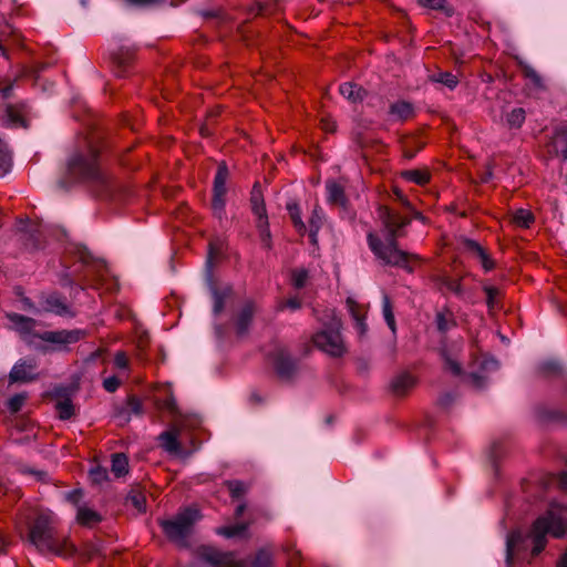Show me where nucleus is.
Instances as JSON below:
<instances>
[{
	"mask_svg": "<svg viewBox=\"0 0 567 567\" xmlns=\"http://www.w3.org/2000/svg\"><path fill=\"white\" fill-rule=\"evenodd\" d=\"M271 361L277 373L282 378H288L295 370V362L284 348H278L272 357Z\"/></svg>",
	"mask_w": 567,
	"mask_h": 567,
	"instance_id": "14",
	"label": "nucleus"
},
{
	"mask_svg": "<svg viewBox=\"0 0 567 567\" xmlns=\"http://www.w3.org/2000/svg\"><path fill=\"white\" fill-rule=\"evenodd\" d=\"M379 218L386 231V240L383 243L378 236L370 233L368 235L370 249L385 265L396 266L411 272L413 264L419 262L420 257L399 249L396 244V239L402 236V228L410 224V219L388 207L379 208Z\"/></svg>",
	"mask_w": 567,
	"mask_h": 567,
	"instance_id": "1",
	"label": "nucleus"
},
{
	"mask_svg": "<svg viewBox=\"0 0 567 567\" xmlns=\"http://www.w3.org/2000/svg\"><path fill=\"white\" fill-rule=\"evenodd\" d=\"M525 543V537L519 530L512 532L506 539V563L511 565L516 550H519Z\"/></svg>",
	"mask_w": 567,
	"mask_h": 567,
	"instance_id": "21",
	"label": "nucleus"
},
{
	"mask_svg": "<svg viewBox=\"0 0 567 567\" xmlns=\"http://www.w3.org/2000/svg\"><path fill=\"white\" fill-rule=\"evenodd\" d=\"M440 288L443 290H447L455 295L458 298L464 297V288L458 279H453L450 277H443L440 280Z\"/></svg>",
	"mask_w": 567,
	"mask_h": 567,
	"instance_id": "27",
	"label": "nucleus"
},
{
	"mask_svg": "<svg viewBox=\"0 0 567 567\" xmlns=\"http://www.w3.org/2000/svg\"><path fill=\"white\" fill-rule=\"evenodd\" d=\"M219 254V249L215 248L213 244H209V250H208V257H207V265L210 266L213 264V260L217 257Z\"/></svg>",
	"mask_w": 567,
	"mask_h": 567,
	"instance_id": "59",
	"label": "nucleus"
},
{
	"mask_svg": "<svg viewBox=\"0 0 567 567\" xmlns=\"http://www.w3.org/2000/svg\"><path fill=\"white\" fill-rule=\"evenodd\" d=\"M118 386L120 380L114 375L109 377L103 381V388L110 393L115 392Z\"/></svg>",
	"mask_w": 567,
	"mask_h": 567,
	"instance_id": "49",
	"label": "nucleus"
},
{
	"mask_svg": "<svg viewBox=\"0 0 567 567\" xmlns=\"http://www.w3.org/2000/svg\"><path fill=\"white\" fill-rule=\"evenodd\" d=\"M227 485H228L230 495L234 498L241 497L248 491V486L244 482H240V481H231V482H228Z\"/></svg>",
	"mask_w": 567,
	"mask_h": 567,
	"instance_id": "42",
	"label": "nucleus"
},
{
	"mask_svg": "<svg viewBox=\"0 0 567 567\" xmlns=\"http://www.w3.org/2000/svg\"><path fill=\"white\" fill-rule=\"evenodd\" d=\"M68 167L70 174L76 178L101 183L104 181L99 163V150L92 142H86L85 150L70 158Z\"/></svg>",
	"mask_w": 567,
	"mask_h": 567,
	"instance_id": "4",
	"label": "nucleus"
},
{
	"mask_svg": "<svg viewBox=\"0 0 567 567\" xmlns=\"http://www.w3.org/2000/svg\"><path fill=\"white\" fill-rule=\"evenodd\" d=\"M436 328L440 332H446L455 327V318L451 310L442 309L435 316Z\"/></svg>",
	"mask_w": 567,
	"mask_h": 567,
	"instance_id": "25",
	"label": "nucleus"
},
{
	"mask_svg": "<svg viewBox=\"0 0 567 567\" xmlns=\"http://www.w3.org/2000/svg\"><path fill=\"white\" fill-rule=\"evenodd\" d=\"M567 530V511L556 504L540 515L533 524L528 537L532 539V555L537 556L547 544V535L560 538Z\"/></svg>",
	"mask_w": 567,
	"mask_h": 567,
	"instance_id": "3",
	"label": "nucleus"
},
{
	"mask_svg": "<svg viewBox=\"0 0 567 567\" xmlns=\"http://www.w3.org/2000/svg\"><path fill=\"white\" fill-rule=\"evenodd\" d=\"M7 318L10 328L16 330L28 343H32L33 338H38L39 333L35 332L37 321L34 319L19 313H8Z\"/></svg>",
	"mask_w": 567,
	"mask_h": 567,
	"instance_id": "9",
	"label": "nucleus"
},
{
	"mask_svg": "<svg viewBox=\"0 0 567 567\" xmlns=\"http://www.w3.org/2000/svg\"><path fill=\"white\" fill-rule=\"evenodd\" d=\"M202 558L216 567H245L238 561L233 553H223L217 549L205 547L200 551Z\"/></svg>",
	"mask_w": 567,
	"mask_h": 567,
	"instance_id": "12",
	"label": "nucleus"
},
{
	"mask_svg": "<svg viewBox=\"0 0 567 567\" xmlns=\"http://www.w3.org/2000/svg\"><path fill=\"white\" fill-rule=\"evenodd\" d=\"M461 351V346L457 343L449 347L447 344H443L441 347V357L444 360L445 369L449 370L454 375H460L462 373V367L458 362V352Z\"/></svg>",
	"mask_w": 567,
	"mask_h": 567,
	"instance_id": "13",
	"label": "nucleus"
},
{
	"mask_svg": "<svg viewBox=\"0 0 567 567\" xmlns=\"http://www.w3.org/2000/svg\"><path fill=\"white\" fill-rule=\"evenodd\" d=\"M255 313V305L251 301H248L244 305L238 316L236 317V332L239 337H243L247 333L249 324L252 320Z\"/></svg>",
	"mask_w": 567,
	"mask_h": 567,
	"instance_id": "16",
	"label": "nucleus"
},
{
	"mask_svg": "<svg viewBox=\"0 0 567 567\" xmlns=\"http://www.w3.org/2000/svg\"><path fill=\"white\" fill-rule=\"evenodd\" d=\"M525 110L522 107L513 109L506 116L509 127L519 128L525 122Z\"/></svg>",
	"mask_w": 567,
	"mask_h": 567,
	"instance_id": "37",
	"label": "nucleus"
},
{
	"mask_svg": "<svg viewBox=\"0 0 567 567\" xmlns=\"http://www.w3.org/2000/svg\"><path fill=\"white\" fill-rule=\"evenodd\" d=\"M481 368L483 373L495 371L498 368V362L494 359H486L482 362Z\"/></svg>",
	"mask_w": 567,
	"mask_h": 567,
	"instance_id": "53",
	"label": "nucleus"
},
{
	"mask_svg": "<svg viewBox=\"0 0 567 567\" xmlns=\"http://www.w3.org/2000/svg\"><path fill=\"white\" fill-rule=\"evenodd\" d=\"M55 524L56 517L53 512L40 511L30 526L29 540L42 553L66 556L72 548L64 539L56 536Z\"/></svg>",
	"mask_w": 567,
	"mask_h": 567,
	"instance_id": "2",
	"label": "nucleus"
},
{
	"mask_svg": "<svg viewBox=\"0 0 567 567\" xmlns=\"http://www.w3.org/2000/svg\"><path fill=\"white\" fill-rule=\"evenodd\" d=\"M382 313L383 318L393 333L396 331V323L393 313V306L388 295H383L382 298Z\"/></svg>",
	"mask_w": 567,
	"mask_h": 567,
	"instance_id": "28",
	"label": "nucleus"
},
{
	"mask_svg": "<svg viewBox=\"0 0 567 567\" xmlns=\"http://www.w3.org/2000/svg\"><path fill=\"white\" fill-rule=\"evenodd\" d=\"M453 401V396L451 394H444L440 399V404L443 406H447Z\"/></svg>",
	"mask_w": 567,
	"mask_h": 567,
	"instance_id": "62",
	"label": "nucleus"
},
{
	"mask_svg": "<svg viewBox=\"0 0 567 567\" xmlns=\"http://www.w3.org/2000/svg\"><path fill=\"white\" fill-rule=\"evenodd\" d=\"M414 114L413 105L406 101H398L390 106V115L393 120L406 121Z\"/></svg>",
	"mask_w": 567,
	"mask_h": 567,
	"instance_id": "22",
	"label": "nucleus"
},
{
	"mask_svg": "<svg viewBox=\"0 0 567 567\" xmlns=\"http://www.w3.org/2000/svg\"><path fill=\"white\" fill-rule=\"evenodd\" d=\"M465 247L470 252L473 254L474 257L478 259L485 271H491L495 267L494 260L478 243L468 239L465 241Z\"/></svg>",
	"mask_w": 567,
	"mask_h": 567,
	"instance_id": "18",
	"label": "nucleus"
},
{
	"mask_svg": "<svg viewBox=\"0 0 567 567\" xmlns=\"http://www.w3.org/2000/svg\"><path fill=\"white\" fill-rule=\"evenodd\" d=\"M525 75L530 80V82L538 89H544V82L542 76L532 68L525 69Z\"/></svg>",
	"mask_w": 567,
	"mask_h": 567,
	"instance_id": "48",
	"label": "nucleus"
},
{
	"mask_svg": "<svg viewBox=\"0 0 567 567\" xmlns=\"http://www.w3.org/2000/svg\"><path fill=\"white\" fill-rule=\"evenodd\" d=\"M6 122L8 123V125L13 127H25V121L23 116L13 106L7 107Z\"/></svg>",
	"mask_w": 567,
	"mask_h": 567,
	"instance_id": "39",
	"label": "nucleus"
},
{
	"mask_svg": "<svg viewBox=\"0 0 567 567\" xmlns=\"http://www.w3.org/2000/svg\"><path fill=\"white\" fill-rule=\"evenodd\" d=\"M76 520L79 524L92 527L101 522V515L86 506H79L76 512Z\"/></svg>",
	"mask_w": 567,
	"mask_h": 567,
	"instance_id": "23",
	"label": "nucleus"
},
{
	"mask_svg": "<svg viewBox=\"0 0 567 567\" xmlns=\"http://www.w3.org/2000/svg\"><path fill=\"white\" fill-rule=\"evenodd\" d=\"M328 193V200L331 204L344 206L346 205V196L343 187L337 182L329 181L326 185Z\"/></svg>",
	"mask_w": 567,
	"mask_h": 567,
	"instance_id": "26",
	"label": "nucleus"
},
{
	"mask_svg": "<svg viewBox=\"0 0 567 567\" xmlns=\"http://www.w3.org/2000/svg\"><path fill=\"white\" fill-rule=\"evenodd\" d=\"M246 529H247L246 524H236L233 526L219 527L217 529V534L225 536L227 538H230V537L243 535L246 532Z\"/></svg>",
	"mask_w": 567,
	"mask_h": 567,
	"instance_id": "40",
	"label": "nucleus"
},
{
	"mask_svg": "<svg viewBox=\"0 0 567 567\" xmlns=\"http://www.w3.org/2000/svg\"><path fill=\"white\" fill-rule=\"evenodd\" d=\"M322 219H323L322 209L319 208V207H315V209L312 212V216H311V218L309 220V223H310L309 236H310L311 241L313 244H316V241H317V233H318V230L320 229V227L322 225Z\"/></svg>",
	"mask_w": 567,
	"mask_h": 567,
	"instance_id": "33",
	"label": "nucleus"
},
{
	"mask_svg": "<svg viewBox=\"0 0 567 567\" xmlns=\"http://www.w3.org/2000/svg\"><path fill=\"white\" fill-rule=\"evenodd\" d=\"M285 307L291 309V310H297L301 307V301L297 298V297H293V298H289L286 302H285Z\"/></svg>",
	"mask_w": 567,
	"mask_h": 567,
	"instance_id": "57",
	"label": "nucleus"
},
{
	"mask_svg": "<svg viewBox=\"0 0 567 567\" xmlns=\"http://www.w3.org/2000/svg\"><path fill=\"white\" fill-rule=\"evenodd\" d=\"M128 408L134 414H141L142 413V403L136 398H131L128 400Z\"/></svg>",
	"mask_w": 567,
	"mask_h": 567,
	"instance_id": "54",
	"label": "nucleus"
},
{
	"mask_svg": "<svg viewBox=\"0 0 567 567\" xmlns=\"http://www.w3.org/2000/svg\"><path fill=\"white\" fill-rule=\"evenodd\" d=\"M82 498V491L80 489H74V491H71V492H68L65 494V499L74 505H78V507L80 506L79 503Z\"/></svg>",
	"mask_w": 567,
	"mask_h": 567,
	"instance_id": "51",
	"label": "nucleus"
},
{
	"mask_svg": "<svg viewBox=\"0 0 567 567\" xmlns=\"http://www.w3.org/2000/svg\"><path fill=\"white\" fill-rule=\"evenodd\" d=\"M556 567H567V549L561 555L560 559L558 560Z\"/></svg>",
	"mask_w": 567,
	"mask_h": 567,
	"instance_id": "64",
	"label": "nucleus"
},
{
	"mask_svg": "<svg viewBox=\"0 0 567 567\" xmlns=\"http://www.w3.org/2000/svg\"><path fill=\"white\" fill-rule=\"evenodd\" d=\"M417 2L424 8L440 10L446 17H452L454 14V9L447 4L445 0H417Z\"/></svg>",
	"mask_w": 567,
	"mask_h": 567,
	"instance_id": "29",
	"label": "nucleus"
},
{
	"mask_svg": "<svg viewBox=\"0 0 567 567\" xmlns=\"http://www.w3.org/2000/svg\"><path fill=\"white\" fill-rule=\"evenodd\" d=\"M11 167V152L8 145L0 140V177L4 176Z\"/></svg>",
	"mask_w": 567,
	"mask_h": 567,
	"instance_id": "34",
	"label": "nucleus"
},
{
	"mask_svg": "<svg viewBox=\"0 0 567 567\" xmlns=\"http://www.w3.org/2000/svg\"><path fill=\"white\" fill-rule=\"evenodd\" d=\"M553 148L557 155L567 158V131H559L551 141Z\"/></svg>",
	"mask_w": 567,
	"mask_h": 567,
	"instance_id": "31",
	"label": "nucleus"
},
{
	"mask_svg": "<svg viewBox=\"0 0 567 567\" xmlns=\"http://www.w3.org/2000/svg\"><path fill=\"white\" fill-rule=\"evenodd\" d=\"M178 435H179L178 429H175L173 431L163 432L159 435V441H161L163 449L165 451H167L168 453L179 452L181 445L178 442Z\"/></svg>",
	"mask_w": 567,
	"mask_h": 567,
	"instance_id": "24",
	"label": "nucleus"
},
{
	"mask_svg": "<svg viewBox=\"0 0 567 567\" xmlns=\"http://www.w3.org/2000/svg\"><path fill=\"white\" fill-rule=\"evenodd\" d=\"M250 202H251L252 212L258 218L257 227L260 233V238H261L262 243L267 247H269L270 231L268 228L266 207H265V202H264L261 190H260L259 186H257V185H255L252 187Z\"/></svg>",
	"mask_w": 567,
	"mask_h": 567,
	"instance_id": "8",
	"label": "nucleus"
},
{
	"mask_svg": "<svg viewBox=\"0 0 567 567\" xmlns=\"http://www.w3.org/2000/svg\"><path fill=\"white\" fill-rule=\"evenodd\" d=\"M347 308L355 322V329L360 336H364L368 327L365 323L367 308L363 305L358 303L353 298H348Z\"/></svg>",
	"mask_w": 567,
	"mask_h": 567,
	"instance_id": "15",
	"label": "nucleus"
},
{
	"mask_svg": "<svg viewBox=\"0 0 567 567\" xmlns=\"http://www.w3.org/2000/svg\"><path fill=\"white\" fill-rule=\"evenodd\" d=\"M287 209L289 212L290 218L293 221L295 227L298 229L299 233H305L306 225L301 219L300 215V208L297 203L291 202L287 204Z\"/></svg>",
	"mask_w": 567,
	"mask_h": 567,
	"instance_id": "36",
	"label": "nucleus"
},
{
	"mask_svg": "<svg viewBox=\"0 0 567 567\" xmlns=\"http://www.w3.org/2000/svg\"><path fill=\"white\" fill-rule=\"evenodd\" d=\"M431 80L433 82L442 83L451 90L456 87L458 83L457 76L451 72H439L436 74H433L431 76Z\"/></svg>",
	"mask_w": 567,
	"mask_h": 567,
	"instance_id": "38",
	"label": "nucleus"
},
{
	"mask_svg": "<svg viewBox=\"0 0 567 567\" xmlns=\"http://www.w3.org/2000/svg\"><path fill=\"white\" fill-rule=\"evenodd\" d=\"M128 462L124 454H114L112 456V472L115 476L121 477L127 473Z\"/></svg>",
	"mask_w": 567,
	"mask_h": 567,
	"instance_id": "35",
	"label": "nucleus"
},
{
	"mask_svg": "<svg viewBox=\"0 0 567 567\" xmlns=\"http://www.w3.org/2000/svg\"><path fill=\"white\" fill-rule=\"evenodd\" d=\"M512 220L518 227L529 228L535 217L530 210L520 208L513 214Z\"/></svg>",
	"mask_w": 567,
	"mask_h": 567,
	"instance_id": "30",
	"label": "nucleus"
},
{
	"mask_svg": "<svg viewBox=\"0 0 567 567\" xmlns=\"http://www.w3.org/2000/svg\"><path fill=\"white\" fill-rule=\"evenodd\" d=\"M56 411L61 420H69L74 414V406L71 400L65 399L56 403Z\"/></svg>",
	"mask_w": 567,
	"mask_h": 567,
	"instance_id": "41",
	"label": "nucleus"
},
{
	"mask_svg": "<svg viewBox=\"0 0 567 567\" xmlns=\"http://www.w3.org/2000/svg\"><path fill=\"white\" fill-rule=\"evenodd\" d=\"M559 485L560 487L567 492V473H563L559 476Z\"/></svg>",
	"mask_w": 567,
	"mask_h": 567,
	"instance_id": "63",
	"label": "nucleus"
},
{
	"mask_svg": "<svg viewBox=\"0 0 567 567\" xmlns=\"http://www.w3.org/2000/svg\"><path fill=\"white\" fill-rule=\"evenodd\" d=\"M340 329V320L333 318L329 326L324 327L312 337V341L316 347L323 352L333 357H340L346 352V346Z\"/></svg>",
	"mask_w": 567,
	"mask_h": 567,
	"instance_id": "6",
	"label": "nucleus"
},
{
	"mask_svg": "<svg viewBox=\"0 0 567 567\" xmlns=\"http://www.w3.org/2000/svg\"><path fill=\"white\" fill-rule=\"evenodd\" d=\"M38 363L34 359L19 360L11 369L9 379L11 382H31L38 379Z\"/></svg>",
	"mask_w": 567,
	"mask_h": 567,
	"instance_id": "10",
	"label": "nucleus"
},
{
	"mask_svg": "<svg viewBox=\"0 0 567 567\" xmlns=\"http://www.w3.org/2000/svg\"><path fill=\"white\" fill-rule=\"evenodd\" d=\"M228 177V169L225 164L218 166L214 179V194L212 200V209L214 215L221 219L225 216V196H226V179Z\"/></svg>",
	"mask_w": 567,
	"mask_h": 567,
	"instance_id": "7",
	"label": "nucleus"
},
{
	"mask_svg": "<svg viewBox=\"0 0 567 567\" xmlns=\"http://www.w3.org/2000/svg\"><path fill=\"white\" fill-rule=\"evenodd\" d=\"M128 501L138 509V511H143L144 509V498L143 496L138 495V494H135V495H131L128 497Z\"/></svg>",
	"mask_w": 567,
	"mask_h": 567,
	"instance_id": "55",
	"label": "nucleus"
},
{
	"mask_svg": "<svg viewBox=\"0 0 567 567\" xmlns=\"http://www.w3.org/2000/svg\"><path fill=\"white\" fill-rule=\"evenodd\" d=\"M114 364L118 369H128V359L124 352H117L114 357Z\"/></svg>",
	"mask_w": 567,
	"mask_h": 567,
	"instance_id": "50",
	"label": "nucleus"
},
{
	"mask_svg": "<svg viewBox=\"0 0 567 567\" xmlns=\"http://www.w3.org/2000/svg\"><path fill=\"white\" fill-rule=\"evenodd\" d=\"M91 476H92L93 481L101 482L105 478L106 473H105V471H103L101 468H95V470L91 471Z\"/></svg>",
	"mask_w": 567,
	"mask_h": 567,
	"instance_id": "58",
	"label": "nucleus"
},
{
	"mask_svg": "<svg viewBox=\"0 0 567 567\" xmlns=\"http://www.w3.org/2000/svg\"><path fill=\"white\" fill-rule=\"evenodd\" d=\"M321 125L326 132L332 133L336 131V123L331 118H322Z\"/></svg>",
	"mask_w": 567,
	"mask_h": 567,
	"instance_id": "56",
	"label": "nucleus"
},
{
	"mask_svg": "<svg viewBox=\"0 0 567 567\" xmlns=\"http://www.w3.org/2000/svg\"><path fill=\"white\" fill-rule=\"evenodd\" d=\"M471 380L473 382V385L477 389H482L486 384V375L485 374H478L476 372H472Z\"/></svg>",
	"mask_w": 567,
	"mask_h": 567,
	"instance_id": "52",
	"label": "nucleus"
},
{
	"mask_svg": "<svg viewBox=\"0 0 567 567\" xmlns=\"http://www.w3.org/2000/svg\"><path fill=\"white\" fill-rule=\"evenodd\" d=\"M339 92L344 99H347L351 103L361 102L365 96V90L352 82H346L341 84L339 87Z\"/></svg>",
	"mask_w": 567,
	"mask_h": 567,
	"instance_id": "20",
	"label": "nucleus"
},
{
	"mask_svg": "<svg viewBox=\"0 0 567 567\" xmlns=\"http://www.w3.org/2000/svg\"><path fill=\"white\" fill-rule=\"evenodd\" d=\"M394 195H395V198L399 202H401L405 207L411 208L410 202L408 200V198L404 196V194L401 190L395 189Z\"/></svg>",
	"mask_w": 567,
	"mask_h": 567,
	"instance_id": "60",
	"label": "nucleus"
},
{
	"mask_svg": "<svg viewBox=\"0 0 567 567\" xmlns=\"http://www.w3.org/2000/svg\"><path fill=\"white\" fill-rule=\"evenodd\" d=\"M308 279V271L306 269H296L292 272V284L296 288H302Z\"/></svg>",
	"mask_w": 567,
	"mask_h": 567,
	"instance_id": "46",
	"label": "nucleus"
},
{
	"mask_svg": "<svg viewBox=\"0 0 567 567\" xmlns=\"http://www.w3.org/2000/svg\"><path fill=\"white\" fill-rule=\"evenodd\" d=\"M200 517L202 515L197 508L187 507L178 512L173 518L162 519L159 525L169 540L184 546L187 536Z\"/></svg>",
	"mask_w": 567,
	"mask_h": 567,
	"instance_id": "5",
	"label": "nucleus"
},
{
	"mask_svg": "<svg viewBox=\"0 0 567 567\" xmlns=\"http://www.w3.org/2000/svg\"><path fill=\"white\" fill-rule=\"evenodd\" d=\"M401 175L404 179L415 183L417 185H424L430 181L429 172L421 169L404 171L402 172Z\"/></svg>",
	"mask_w": 567,
	"mask_h": 567,
	"instance_id": "32",
	"label": "nucleus"
},
{
	"mask_svg": "<svg viewBox=\"0 0 567 567\" xmlns=\"http://www.w3.org/2000/svg\"><path fill=\"white\" fill-rule=\"evenodd\" d=\"M415 384V380L412 374L403 372L394 377L391 381V391L395 395H404Z\"/></svg>",
	"mask_w": 567,
	"mask_h": 567,
	"instance_id": "19",
	"label": "nucleus"
},
{
	"mask_svg": "<svg viewBox=\"0 0 567 567\" xmlns=\"http://www.w3.org/2000/svg\"><path fill=\"white\" fill-rule=\"evenodd\" d=\"M25 396L23 394H16L8 401V408L11 412L16 413L20 411L24 403Z\"/></svg>",
	"mask_w": 567,
	"mask_h": 567,
	"instance_id": "47",
	"label": "nucleus"
},
{
	"mask_svg": "<svg viewBox=\"0 0 567 567\" xmlns=\"http://www.w3.org/2000/svg\"><path fill=\"white\" fill-rule=\"evenodd\" d=\"M270 564L271 555L266 550H260L251 561V567H269Z\"/></svg>",
	"mask_w": 567,
	"mask_h": 567,
	"instance_id": "43",
	"label": "nucleus"
},
{
	"mask_svg": "<svg viewBox=\"0 0 567 567\" xmlns=\"http://www.w3.org/2000/svg\"><path fill=\"white\" fill-rule=\"evenodd\" d=\"M84 332L79 329L74 330H58V331H44L38 334V339L52 343L59 347L68 346L78 342Z\"/></svg>",
	"mask_w": 567,
	"mask_h": 567,
	"instance_id": "11",
	"label": "nucleus"
},
{
	"mask_svg": "<svg viewBox=\"0 0 567 567\" xmlns=\"http://www.w3.org/2000/svg\"><path fill=\"white\" fill-rule=\"evenodd\" d=\"M213 298H214L213 311H214V315L217 316L224 310L226 295H224L215 289L213 291Z\"/></svg>",
	"mask_w": 567,
	"mask_h": 567,
	"instance_id": "45",
	"label": "nucleus"
},
{
	"mask_svg": "<svg viewBox=\"0 0 567 567\" xmlns=\"http://www.w3.org/2000/svg\"><path fill=\"white\" fill-rule=\"evenodd\" d=\"M483 290L486 293V303L489 310H493L497 305V296L499 295V290L492 286H484Z\"/></svg>",
	"mask_w": 567,
	"mask_h": 567,
	"instance_id": "44",
	"label": "nucleus"
},
{
	"mask_svg": "<svg viewBox=\"0 0 567 567\" xmlns=\"http://www.w3.org/2000/svg\"><path fill=\"white\" fill-rule=\"evenodd\" d=\"M43 310L62 317H73L70 307L58 296L51 295L43 301Z\"/></svg>",
	"mask_w": 567,
	"mask_h": 567,
	"instance_id": "17",
	"label": "nucleus"
},
{
	"mask_svg": "<svg viewBox=\"0 0 567 567\" xmlns=\"http://www.w3.org/2000/svg\"><path fill=\"white\" fill-rule=\"evenodd\" d=\"M163 408L174 412L176 406H175V399L173 396H169L168 399H166L164 402H163Z\"/></svg>",
	"mask_w": 567,
	"mask_h": 567,
	"instance_id": "61",
	"label": "nucleus"
}]
</instances>
